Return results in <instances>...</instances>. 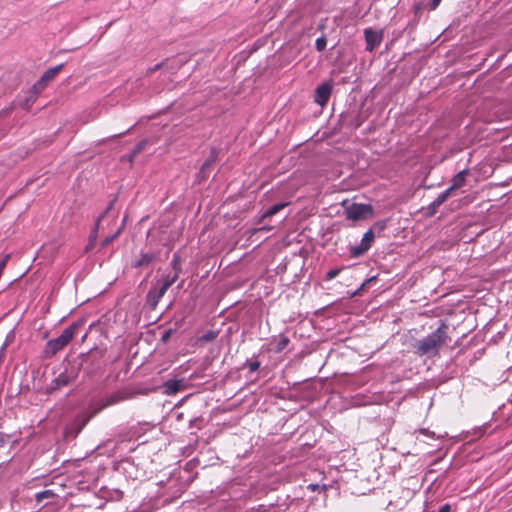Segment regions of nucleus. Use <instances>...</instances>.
<instances>
[{
    "label": "nucleus",
    "instance_id": "f257e3e1",
    "mask_svg": "<svg viewBox=\"0 0 512 512\" xmlns=\"http://www.w3.org/2000/svg\"><path fill=\"white\" fill-rule=\"evenodd\" d=\"M448 329V324L441 321L440 325L434 332L414 344L415 353L420 356L437 355L439 350L447 343L448 340H450L448 336Z\"/></svg>",
    "mask_w": 512,
    "mask_h": 512
},
{
    "label": "nucleus",
    "instance_id": "f03ea898",
    "mask_svg": "<svg viewBox=\"0 0 512 512\" xmlns=\"http://www.w3.org/2000/svg\"><path fill=\"white\" fill-rule=\"evenodd\" d=\"M78 327V324L72 323L70 326L63 330L59 337L49 340L46 343L43 351L44 356L46 358H51L56 353L61 351L65 346H67L74 338Z\"/></svg>",
    "mask_w": 512,
    "mask_h": 512
},
{
    "label": "nucleus",
    "instance_id": "7ed1b4c3",
    "mask_svg": "<svg viewBox=\"0 0 512 512\" xmlns=\"http://www.w3.org/2000/svg\"><path fill=\"white\" fill-rule=\"evenodd\" d=\"M344 214L348 220H364L373 216V207L370 204L352 203L345 206Z\"/></svg>",
    "mask_w": 512,
    "mask_h": 512
},
{
    "label": "nucleus",
    "instance_id": "20e7f679",
    "mask_svg": "<svg viewBox=\"0 0 512 512\" xmlns=\"http://www.w3.org/2000/svg\"><path fill=\"white\" fill-rule=\"evenodd\" d=\"M375 239L374 232L370 229L368 230L362 237V240L359 245L354 246L350 249V254L352 257L357 258L365 254L371 247L373 241Z\"/></svg>",
    "mask_w": 512,
    "mask_h": 512
},
{
    "label": "nucleus",
    "instance_id": "39448f33",
    "mask_svg": "<svg viewBox=\"0 0 512 512\" xmlns=\"http://www.w3.org/2000/svg\"><path fill=\"white\" fill-rule=\"evenodd\" d=\"M364 37L366 42V50L372 52L381 44L384 34L382 30L376 31L372 28H366L364 30Z\"/></svg>",
    "mask_w": 512,
    "mask_h": 512
},
{
    "label": "nucleus",
    "instance_id": "423d86ee",
    "mask_svg": "<svg viewBox=\"0 0 512 512\" xmlns=\"http://www.w3.org/2000/svg\"><path fill=\"white\" fill-rule=\"evenodd\" d=\"M77 374L73 371L68 372L67 370L60 373L51 383L49 392L59 390L60 388L69 385L75 381Z\"/></svg>",
    "mask_w": 512,
    "mask_h": 512
},
{
    "label": "nucleus",
    "instance_id": "0eeeda50",
    "mask_svg": "<svg viewBox=\"0 0 512 512\" xmlns=\"http://www.w3.org/2000/svg\"><path fill=\"white\" fill-rule=\"evenodd\" d=\"M331 93H332L331 83L324 82L316 88L315 95H314V101L321 107H324L328 103Z\"/></svg>",
    "mask_w": 512,
    "mask_h": 512
},
{
    "label": "nucleus",
    "instance_id": "6e6552de",
    "mask_svg": "<svg viewBox=\"0 0 512 512\" xmlns=\"http://www.w3.org/2000/svg\"><path fill=\"white\" fill-rule=\"evenodd\" d=\"M470 174L468 169H464L457 173L451 180V185L444 192H448V196L451 197L453 192L460 189L465 185L466 177Z\"/></svg>",
    "mask_w": 512,
    "mask_h": 512
},
{
    "label": "nucleus",
    "instance_id": "1a4fd4ad",
    "mask_svg": "<svg viewBox=\"0 0 512 512\" xmlns=\"http://www.w3.org/2000/svg\"><path fill=\"white\" fill-rule=\"evenodd\" d=\"M132 397V394L126 390L116 391L104 398H102L107 407L116 405L122 401L128 400Z\"/></svg>",
    "mask_w": 512,
    "mask_h": 512
},
{
    "label": "nucleus",
    "instance_id": "9d476101",
    "mask_svg": "<svg viewBox=\"0 0 512 512\" xmlns=\"http://www.w3.org/2000/svg\"><path fill=\"white\" fill-rule=\"evenodd\" d=\"M165 293L166 291H164L161 287L159 289L151 288L146 295V303L151 309H155Z\"/></svg>",
    "mask_w": 512,
    "mask_h": 512
},
{
    "label": "nucleus",
    "instance_id": "9b49d317",
    "mask_svg": "<svg viewBox=\"0 0 512 512\" xmlns=\"http://www.w3.org/2000/svg\"><path fill=\"white\" fill-rule=\"evenodd\" d=\"M155 260L154 253H141L140 257L133 262L132 267L139 268L149 266Z\"/></svg>",
    "mask_w": 512,
    "mask_h": 512
},
{
    "label": "nucleus",
    "instance_id": "f8f14e48",
    "mask_svg": "<svg viewBox=\"0 0 512 512\" xmlns=\"http://www.w3.org/2000/svg\"><path fill=\"white\" fill-rule=\"evenodd\" d=\"M449 198L448 192H441L437 198L429 205L428 210L430 215H434L437 209Z\"/></svg>",
    "mask_w": 512,
    "mask_h": 512
},
{
    "label": "nucleus",
    "instance_id": "ddd939ff",
    "mask_svg": "<svg viewBox=\"0 0 512 512\" xmlns=\"http://www.w3.org/2000/svg\"><path fill=\"white\" fill-rule=\"evenodd\" d=\"M63 67H64V64H59L55 67H52V68L46 70L43 73V75L41 76L42 81L49 84L57 76V74L60 71H62Z\"/></svg>",
    "mask_w": 512,
    "mask_h": 512
},
{
    "label": "nucleus",
    "instance_id": "4468645a",
    "mask_svg": "<svg viewBox=\"0 0 512 512\" xmlns=\"http://www.w3.org/2000/svg\"><path fill=\"white\" fill-rule=\"evenodd\" d=\"M182 383L180 380H168L164 384L165 393L168 395H174L180 391Z\"/></svg>",
    "mask_w": 512,
    "mask_h": 512
},
{
    "label": "nucleus",
    "instance_id": "2eb2a0df",
    "mask_svg": "<svg viewBox=\"0 0 512 512\" xmlns=\"http://www.w3.org/2000/svg\"><path fill=\"white\" fill-rule=\"evenodd\" d=\"M217 158V152L215 149L211 150L210 156L206 159V161L203 163L200 174H203V177H206L207 171L214 165Z\"/></svg>",
    "mask_w": 512,
    "mask_h": 512
},
{
    "label": "nucleus",
    "instance_id": "dca6fc26",
    "mask_svg": "<svg viewBox=\"0 0 512 512\" xmlns=\"http://www.w3.org/2000/svg\"><path fill=\"white\" fill-rule=\"evenodd\" d=\"M178 278H179V271L178 270L174 271L173 274H168L164 278L163 283L161 285V288L164 291H167L177 281Z\"/></svg>",
    "mask_w": 512,
    "mask_h": 512
},
{
    "label": "nucleus",
    "instance_id": "f3484780",
    "mask_svg": "<svg viewBox=\"0 0 512 512\" xmlns=\"http://www.w3.org/2000/svg\"><path fill=\"white\" fill-rule=\"evenodd\" d=\"M288 203H278L273 206H271L263 215L262 218L271 217L278 212H280L284 207H286Z\"/></svg>",
    "mask_w": 512,
    "mask_h": 512
},
{
    "label": "nucleus",
    "instance_id": "a211bd4d",
    "mask_svg": "<svg viewBox=\"0 0 512 512\" xmlns=\"http://www.w3.org/2000/svg\"><path fill=\"white\" fill-rule=\"evenodd\" d=\"M107 408V405H105V402L103 399H100L96 403H94L91 407L90 417L96 416L98 413H100L102 410Z\"/></svg>",
    "mask_w": 512,
    "mask_h": 512
},
{
    "label": "nucleus",
    "instance_id": "6ab92c4d",
    "mask_svg": "<svg viewBox=\"0 0 512 512\" xmlns=\"http://www.w3.org/2000/svg\"><path fill=\"white\" fill-rule=\"evenodd\" d=\"M290 340L287 336L281 335L275 348V352L279 353L283 351L289 344Z\"/></svg>",
    "mask_w": 512,
    "mask_h": 512
},
{
    "label": "nucleus",
    "instance_id": "aec40b11",
    "mask_svg": "<svg viewBox=\"0 0 512 512\" xmlns=\"http://www.w3.org/2000/svg\"><path fill=\"white\" fill-rule=\"evenodd\" d=\"M47 86H48V83L43 82L42 78L40 77V79L36 83H34V85L32 86V91L36 95H39Z\"/></svg>",
    "mask_w": 512,
    "mask_h": 512
},
{
    "label": "nucleus",
    "instance_id": "412c9836",
    "mask_svg": "<svg viewBox=\"0 0 512 512\" xmlns=\"http://www.w3.org/2000/svg\"><path fill=\"white\" fill-rule=\"evenodd\" d=\"M121 232H122V227L118 228L117 231L114 234H112L111 236L104 238L101 243L102 247H106L110 243H112L115 239H117L119 237Z\"/></svg>",
    "mask_w": 512,
    "mask_h": 512
},
{
    "label": "nucleus",
    "instance_id": "4be33fe9",
    "mask_svg": "<svg viewBox=\"0 0 512 512\" xmlns=\"http://www.w3.org/2000/svg\"><path fill=\"white\" fill-rule=\"evenodd\" d=\"M115 201L116 199H113L109 205L107 206L106 210L99 216L98 220H97V223H96V226H95V229H94V236L96 235V232H97V229L99 227V224H100V221L109 213L110 210H112L114 204H115Z\"/></svg>",
    "mask_w": 512,
    "mask_h": 512
},
{
    "label": "nucleus",
    "instance_id": "5701e85b",
    "mask_svg": "<svg viewBox=\"0 0 512 512\" xmlns=\"http://www.w3.org/2000/svg\"><path fill=\"white\" fill-rule=\"evenodd\" d=\"M216 337H217V332L210 330L207 333H205L204 335H202L199 338V341L200 342H210V341H213Z\"/></svg>",
    "mask_w": 512,
    "mask_h": 512
},
{
    "label": "nucleus",
    "instance_id": "b1692460",
    "mask_svg": "<svg viewBox=\"0 0 512 512\" xmlns=\"http://www.w3.org/2000/svg\"><path fill=\"white\" fill-rule=\"evenodd\" d=\"M326 45H327V40L324 36L317 38L315 41V47L319 52L324 51L326 48Z\"/></svg>",
    "mask_w": 512,
    "mask_h": 512
},
{
    "label": "nucleus",
    "instance_id": "393cba45",
    "mask_svg": "<svg viewBox=\"0 0 512 512\" xmlns=\"http://www.w3.org/2000/svg\"><path fill=\"white\" fill-rule=\"evenodd\" d=\"M54 496V493L51 490H44L36 494V501L41 502L43 499L50 498Z\"/></svg>",
    "mask_w": 512,
    "mask_h": 512
},
{
    "label": "nucleus",
    "instance_id": "a878e982",
    "mask_svg": "<svg viewBox=\"0 0 512 512\" xmlns=\"http://www.w3.org/2000/svg\"><path fill=\"white\" fill-rule=\"evenodd\" d=\"M341 269H332L326 273L325 280L330 281L337 277L340 273Z\"/></svg>",
    "mask_w": 512,
    "mask_h": 512
},
{
    "label": "nucleus",
    "instance_id": "bb28decb",
    "mask_svg": "<svg viewBox=\"0 0 512 512\" xmlns=\"http://www.w3.org/2000/svg\"><path fill=\"white\" fill-rule=\"evenodd\" d=\"M247 366H248L250 372H255L259 369L260 362L259 361H249V362H247Z\"/></svg>",
    "mask_w": 512,
    "mask_h": 512
},
{
    "label": "nucleus",
    "instance_id": "cd10ccee",
    "mask_svg": "<svg viewBox=\"0 0 512 512\" xmlns=\"http://www.w3.org/2000/svg\"><path fill=\"white\" fill-rule=\"evenodd\" d=\"M171 265L173 266L174 271L178 270L180 272L179 257L177 255H174Z\"/></svg>",
    "mask_w": 512,
    "mask_h": 512
},
{
    "label": "nucleus",
    "instance_id": "c85d7f7f",
    "mask_svg": "<svg viewBox=\"0 0 512 512\" xmlns=\"http://www.w3.org/2000/svg\"><path fill=\"white\" fill-rule=\"evenodd\" d=\"M9 132L7 125H0V140L3 139Z\"/></svg>",
    "mask_w": 512,
    "mask_h": 512
},
{
    "label": "nucleus",
    "instance_id": "c756f323",
    "mask_svg": "<svg viewBox=\"0 0 512 512\" xmlns=\"http://www.w3.org/2000/svg\"><path fill=\"white\" fill-rule=\"evenodd\" d=\"M171 334H172V330H171V329L167 330V331L162 335V337H161V341H162V342H164V343H165V342H167V341L169 340V338H170Z\"/></svg>",
    "mask_w": 512,
    "mask_h": 512
},
{
    "label": "nucleus",
    "instance_id": "7c9ffc66",
    "mask_svg": "<svg viewBox=\"0 0 512 512\" xmlns=\"http://www.w3.org/2000/svg\"><path fill=\"white\" fill-rule=\"evenodd\" d=\"M441 1L442 0H432L429 5L430 10H435L440 5Z\"/></svg>",
    "mask_w": 512,
    "mask_h": 512
},
{
    "label": "nucleus",
    "instance_id": "2f4dec72",
    "mask_svg": "<svg viewBox=\"0 0 512 512\" xmlns=\"http://www.w3.org/2000/svg\"><path fill=\"white\" fill-rule=\"evenodd\" d=\"M451 511V506L449 504H444L438 512H450Z\"/></svg>",
    "mask_w": 512,
    "mask_h": 512
},
{
    "label": "nucleus",
    "instance_id": "473e14b6",
    "mask_svg": "<svg viewBox=\"0 0 512 512\" xmlns=\"http://www.w3.org/2000/svg\"><path fill=\"white\" fill-rule=\"evenodd\" d=\"M308 488L311 489L312 491H315L318 488V485L317 484H310L308 486Z\"/></svg>",
    "mask_w": 512,
    "mask_h": 512
}]
</instances>
